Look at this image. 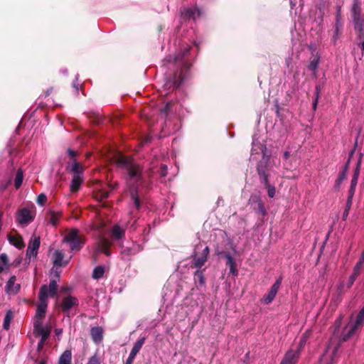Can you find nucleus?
<instances>
[{
  "label": "nucleus",
  "mask_w": 364,
  "mask_h": 364,
  "mask_svg": "<svg viewBox=\"0 0 364 364\" xmlns=\"http://www.w3.org/2000/svg\"><path fill=\"white\" fill-rule=\"evenodd\" d=\"M191 46L178 50L173 56L168 55L163 60V65H167L170 73L167 74L164 87L168 90L178 88L190 77L189 60Z\"/></svg>",
  "instance_id": "f257e3e1"
},
{
  "label": "nucleus",
  "mask_w": 364,
  "mask_h": 364,
  "mask_svg": "<svg viewBox=\"0 0 364 364\" xmlns=\"http://www.w3.org/2000/svg\"><path fill=\"white\" fill-rule=\"evenodd\" d=\"M117 165L127 171L130 179H134L136 182L142 181L143 168L136 163L131 157L119 156L117 159Z\"/></svg>",
  "instance_id": "f03ea898"
},
{
  "label": "nucleus",
  "mask_w": 364,
  "mask_h": 364,
  "mask_svg": "<svg viewBox=\"0 0 364 364\" xmlns=\"http://www.w3.org/2000/svg\"><path fill=\"white\" fill-rule=\"evenodd\" d=\"M48 289L46 284L41 287L38 292L39 304L37 305L36 314L34 316L33 327L43 326V321L46 317L48 308Z\"/></svg>",
  "instance_id": "7ed1b4c3"
},
{
  "label": "nucleus",
  "mask_w": 364,
  "mask_h": 364,
  "mask_svg": "<svg viewBox=\"0 0 364 364\" xmlns=\"http://www.w3.org/2000/svg\"><path fill=\"white\" fill-rule=\"evenodd\" d=\"M85 235L78 229H71L65 236L64 241L70 245L71 251L80 250L85 243Z\"/></svg>",
  "instance_id": "20e7f679"
},
{
  "label": "nucleus",
  "mask_w": 364,
  "mask_h": 364,
  "mask_svg": "<svg viewBox=\"0 0 364 364\" xmlns=\"http://www.w3.org/2000/svg\"><path fill=\"white\" fill-rule=\"evenodd\" d=\"M262 158L257 164V172L261 183H267L269 177V156L265 146H262Z\"/></svg>",
  "instance_id": "39448f33"
},
{
  "label": "nucleus",
  "mask_w": 364,
  "mask_h": 364,
  "mask_svg": "<svg viewBox=\"0 0 364 364\" xmlns=\"http://www.w3.org/2000/svg\"><path fill=\"white\" fill-rule=\"evenodd\" d=\"M307 338H308L307 332H306L305 333H304L302 335L301 338H300L299 347L297 348V349L296 350L291 349V350H288L286 353V354L280 364H296V363L297 362V360L299 357L300 351L305 346Z\"/></svg>",
  "instance_id": "423d86ee"
},
{
  "label": "nucleus",
  "mask_w": 364,
  "mask_h": 364,
  "mask_svg": "<svg viewBox=\"0 0 364 364\" xmlns=\"http://www.w3.org/2000/svg\"><path fill=\"white\" fill-rule=\"evenodd\" d=\"M33 331L36 336L41 337L37 346V350L40 352L43 349L45 342L50 336L51 333V326L49 325H47L46 326H40L38 325L37 327H33Z\"/></svg>",
  "instance_id": "0eeeda50"
},
{
  "label": "nucleus",
  "mask_w": 364,
  "mask_h": 364,
  "mask_svg": "<svg viewBox=\"0 0 364 364\" xmlns=\"http://www.w3.org/2000/svg\"><path fill=\"white\" fill-rule=\"evenodd\" d=\"M210 253V249L206 246L200 255L196 253L193 256V261L191 265V268H196L200 269V268L205 264L208 260V257Z\"/></svg>",
  "instance_id": "6e6552de"
},
{
  "label": "nucleus",
  "mask_w": 364,
  "mask_h": 364,
  "mask_svg": "<svg viewBox=\"0 0 364 364\" xmlns=\"http://www.w3.org/2000/svg\"><path fill=\"white\" fill-rule=\"evenodd\" d=\"M248 203L251 205L253 210L257 213L260 214L263 217L267 215V210L264 203L259 196L252 195L250 197Z\"/></svg>",
  "instance_id": "1a4fd4ad"
},
{
  "label": "nucleus",
  "mask_w": 364,
  "mask_h": 364,
  "mask_svg": "<svg viewBox=\"0 0 364 364\" xmlns=\"http://www.w3.org/2000/svg\"><path fill=\"white\" fill-rule=\"evenodd\" d=\"M60 306L62 311L68 316L70 311L73 307L79 306V300L75 296L68 295L63 298Z\"/></svg>",
  "instance_id": "9d476101"
},
{
  "label": "nucleus",
  "mask_w": 364,
  "mask_h": 364,
  "mask_svg": "<svg viewBox=\"0 0 364 364\" xmlns=\"http://www.w3.org/2000/svg\"><path fill=\"white\" fill-rule=\"evenodd\" d=\"M282 277H279L271 287L267 294L264 295L262 299V302L264 304H269L274 299L277 293L282 284Z\"/></svg>",
  "instance_id": "9b49d317"
},
{
  "label": "nucleus",
  "mask_w": 364,
  "mask_h": 364,
  "mask_svg": "<svg viewBox=\"0 0 364 364\" xmlns=\"http://www.w3.org/2000/svg\"><path fill=\"white\" fill-rule=\"evenodd\" d=\"M364 264V251L362 252L361 256L353 268L352 274L350 276L348 282L347 283V287L350 288L353 284L354 282L360 274L361 269Z\"/></svg>",
  "instance_id": "f8f14e48"
},
{
  "label": "nucleus",
  "mask_w": 364,
  "mask_h": 364,
  "mask_svg": "<svg viewBox=\"0 0 364 364\" xmlns=\"http://www.w3.org/2000/svg\"><path fill=\"white\" fill-rule=\"evenodd\" d=\"M201 15L200 11L197 8H183L181 11V19L184 21L191 19L196 20Z\"/></svg>",
  "instance_id": "ddd939ff"
},
{
  "label": "nucleus",
  "mask_w": 364,
  "mask_h": 364,
  "mask_svg": "<svg viewBox=\"0 0 364 364\" xmlns=\"http://www.w3.org/2000/svg\"><path fill=\"white\" fill-rule=\"evenodd\" d=\"M16 277L11 276L5 286V291L8 295H16L21 289V284L16 283Z\"/></svg>",
  "instance_id": "4468645a"
},
{
  "label": "nucleus",
  "mask_w": 364,
  "mask_h": 364,
  "mask_svg": "<svg viewBox=\"0 0 364 364\" xmlns=\"http://www.w3.org/2000/svg\"><path fill=\"white\" fill-rule=\"evenodd\" d=\"M141 251V247L139 245L133 244L131 247H124L122 252V258L124 260L129 261L132 256L136 255Z\"/></svg>",
  "instance_id": "2eb2a0df"
},
{
  "label": "nucleus",
  "mask_w": 364,
  "mask_h": 364,
  "mask_svg": "<svg viewBox=\"0 0 364 364\" xmlns=\"http://www.w3.org/2000/svg\"><path fill=\"white\" fill-rule=\"evenodd\" d=\"M16 220L21 225L28 224L33 220V217L28 208H23L18 212Z\"/></svg>",
  "instance_id": "dca6fc26"
},
{
  "label": "nucleus",
  "mask_w": 364,
  "mask_h": 364,
  "mask_svg": "<svg viewBox=\"0 0 364 364\" xmlns=\"http://www.w3.org/2000/svg\"><path fill=\"white\" fill-rule=\"evenodd\" d=\"M145 341H146V338L145 337H142V338H140L134 345L130 353H129V355L128 357V358L127 359V362H129V363H133L134 362V360L136 357V355H137V353L139 352L140 349L141 348L142 346L144 345V343H145Z\"/></svg>",
  "instance_id": "f3484780"
},
{
  "label": "nucleus",
  "mask_w": 364,
  "mask_h": 364,
  "mask_svg": "<svg viewBox=\"0 0 364 364\" xmlns=\"http://www.w3.org/2000/svg\"><path fill=\"white\" fill-rule=\"evenodd\" d=\"M55 279H53L50 281L49 285L47 286L48 289V297L50 296V297H54L57 295L58 286L57 284V281L60 279V274L56 273Z\"/></svg>",
  "instance_id": "a211bd4d"
},
{
  "label": "nucleus",
  "mask_w": 364,
  "mask_h": 364,
  "mask_svg": "<svg viewBox=\"0 0 364 364\" xmlns=\"http://www.w3.org/2000/svg\"><path fill=\"white\" fill-rule=\"evenodd\" d=\"M112 245V243L107 238H102L98 242V252L105 253L107 256L111 255V252L109 248Z\"/></svg>",
  "instance_id": "6ab92c4d"
},
{
  "label": "nucleus",
  "mask_w": 364,
  "mask_h": 364,
  "mask_svg": "<svg viewBox=\"0 0 364 364\" xmlns=\"http://www.w3.org/2000/svg\"><path fill=\"white\" fill-rule=\"evenodd\" d=\"M8 238L9 242L12 244L14 246L17 247L18 249H22L25 247L24 242L23 240V237L18 235H9Z\"/></svg>",
  "instance_id": "aec40b11"
},
{
  "label": "nucleus",
  "mask_w": 364,
  "mask_h": 364,
  "mask_svg": "<svg viewBox=\"0 0 364 364\" xmlns=\"http://www.w3.org/2000/svg\"><path fill=\"white\" fill-rule=\"evenodd\" d=\"M103 330L102 327L96 326L93 327L90 330V335L92 341L96 343H99L100 341H102L103 338Z\"/></svg>",
  "instance_id": "412c9836"
},
{
  "label": "nucleus",
  "mask_w": 364,
  "mask_h": 364,
  "mask_svg": "<svg viewBox=\"0 0 364 364\" xmlns=\"http://www.w3.org/2000/svg\"><path fill=\"white\" fill-rule=\"evenodd\" d=\"M83 182V178L77 174H74L70 184V191L76 193L80 190V186Z\"/></svg>",
  "instance_id": "4be33fe9"
},
{
  "label": "nucleus",
  "mask_w": 364,
  "mask_h": 364,
  "mask_svg": "<svg viewBox=\"0 0 364 364\" xmlns=\"http://www.w3.org/2000/svg\"><path fill=\"white\" fill-rule=\"evenodd\" d=\"M361 8L358 0H354V3L352 7V16L354 23H358V20L360 16Z\"/></svg>",
  "instance_id": "5701e85b"
},
{
  "label": "nucleus",
  "mask_w": 364,
  "mask_h": 364,
  "mask_svg": "<svg viewBox=\"0 0 364 364\" xmlns=\"http://www.w3.org/2000/svg\"><path fill=\"white\" fill-rule=\"evenodd\" d=\"M72 352L70 350H65L60 356L58 364H71Z\"/></svg>",
  "instance_id": "b1692460"
},
{
  "label": "nucleus",
  "mask_w": 364,
  "mask_h": 364,
  "mask_svg": "<svg viewBox=\"0 0 364 364\" xmlns=\"http://www.w3.org/2000/svg\"><path fill=\"white\" fill-rule=\"evenodd\" d=\"M125 235V231L118 225H115L112 230V237L118 240L124 237Z\"/></svg>",
  "instance_id": "393cba45"
},
{
  "label": "nucleus",
  "mask_w": 364,
  "mask_h": 364,
  "mask_svg": "<svg viewBox=\"0 0 364 364\" xmlns=\"http://www.w3.org/2000/svg\"><path fill=\"white\" fill-rule=\"evenodd\" d=\"M54 257V265L55 266H65L68 264V261L63 262V259L64 258V254L61 251L56 250L53 254Z\"/></svg>",
  "instance_id": "a878e982"
},
{
  "label": "nucleus",
  "mask_w": 364,
  "mask_h": 364,
  "mask_svg": "<svg viewBox=\"0 0 364 364\" xmlns=\"http://www.w3.org/2000/svg\"><path fill=\"white\" fill-rule=\"evenodd\" d=\"M203 269H197L194 273V282L196 284H198L200 286H204L205 284V279L204 277Z\"/></svg>",
  "instance_id": "bb28decb"
},
{
  "label": "nucleus",
  "mask_w": 364,
  "mask_h": 364,
  "mask_svg": "<svg viewBox=\"0 0 364 364\" xmlns=\"http://www.w3.org/2000/svg\"><path fill=\"white\" fill-rule=\"evenodd\" d=\"M105 267L102 265L96 267L92 272V277L95 279H100L104 277Z\"/></svg>",
  "instance_id": "cd10ccee"
},
{
  "label": "nucleus",
  "mask_w": 364,
  "mask_h": 364,
  "mask_svg": "<svg viewBox=\"0 0 364 364\" xmlns=\"http://www.w3.org/2000/svg\"><path fill=\"white\" fill-rule=\"evenodd\" d=\"M320 63V57L316 55L313 60H311L308 68L311 70L314 74H316L318 71V65Z\"/></svg>",
  "instance_id": "c85d7f7f"
},
{
  "label": "nucleus",
  "mask_w": 364,
  "mask_h": 364,
  "mask_svg": "<svg viewBox=\"0 0 364 364\" xmlns=\"http://www.w3.org/2000/svg\"><path fill=\"white\" fill-rule=\"evenodd\" d=\"M61 216H62V213L60 212L56 213L55 211H50L49 223L53 226H57L58 221L60 219Z\"/></svg>",
  "instance_id": "c756f323"
},
{
  "label": "nucleus",
  "mask_w": 364,
  "mask_h": 364,
  "mask_svg": "<svg viewBox=\"0 0 364 364\" xmlns=\"http://www.w3.org/2000/svg\"><path fill=\"white\" fill-rule=\"evenodd\" d=\"M23 180V173L21 168H18L16 171L15 180H14V186L16 189H18Z\"/></svg>",
  "instance_id": "7c9ffc66"
},
{
  "label": "nucleus",
  "mask_w": 364,
  "mask_h": 364,
  "mask_svg": "<svg viewBox=\"0 0 364 364\" xmlns=\"http://www.w3.org/2000/svg\"><path fill=\"white\" fill-rule=\"evenodd\" d=\"M83 166L80 163H78L76 159H75V161L73 163L71 167V171L73 173V175L77 174L78 176H80V174L83 173Z\"/></svg>",
  "instance_id": "2f4dec72"
},
{
  "label": "nucleus",
  "mask_w": 364,
  "mask_h": 364,
  "mask_svg": "<svg viewBox=\"0 0 364 364\" xmlns=\"http://www.w3.org/2000/svg\"><path fill=\"white\" fill-rule=\"evenodd\" d=\"M131 198L134 200V205L137 210L141 208V201L138 196V191L134 188L131 191Z\"/></svg>",
  "instance_id": "473e14b6"
},
{
  "label": "nucleus",
  "mask_w": 364,
  "mask_h": 364,
  "mask_svg": "<svg viewBox=\"0 0 364 364\" xmlns=\"http://www.w3.org/2000/svg\"><path fill=\"white\" fill-rule=\"evenodd\" d=\"M343 28V22L341 16V7H337V13L336 16V23H335V28H336L337 32H339L340 30H342Z\"/></svg>",
  "instance_id": "72a5a7b5"
},
{
  "label": "nucleus",
  "mask_w": 364,
  "mask_h": 364,
  "mask_svg": "<svg viewBox=\"0 0 364 364\" xmlns=\"http://www.w3.org/2000/svg\"><path fill=\"white\" fill-rule=\"evenodd\" d=\"M40 237H34L31 239L28 247H29L30 249L38 252V250L40 247Z\"/></svg>",
  "instance_id": "f704fd0d"
},
{
  "label": "nucleus",
  "mask_w": 364,
  "mask_h": 364,
  "mask_svg": "<svg viewBox=\"0 0 364 364\" xmlns=\"http://www.w3.org/2000/svg\"><path fill=\"white\" fill-rule=\"evenodd\" d=\"M358 326H356L355 324H354L349 330L346 333H343L342 336H341V341L343 342H346L355 333L356 328H358Z\"/></svg>",
  "instance_id": "c9c22d12"
},
{
  "label": "nucleus",
  "mask_w": 364,
  "mask_h": 364,
  "mask_svg": "<svg viewBox=\"0 0 364 364\" xmlns=\"http://www.w3.org/2000/svg\"><path fill=\"white\" fill-rule=\"evenodd\" d=\"M13 317V314L11 310H9L4 319L3 327L4 329L8 330L10 327V323Z\"/></svg>",
  "instance_id": "e433bc0d"
},
{
  "label": "nucleus",
  "mask_w": 364,
  "mask_h": 364,
  "mask_svg": "<svg viewBox=\"0 0 364 364\" xmlns=\"http://www.w3.org/2000/svg\"><path fill=\"white\" fill-rule=\"evenodd\" d=\"M353 197H350V196H348V199H347V202H346V208L344 210V212L343 213V219L344 220H346L347 219V217L349 214V211L351 208V206H352V203H353Z\"/></svg>",
  "instance_id": "4c0bfd02"
},
{
  "label": "nucleus",
  "mask_w": 364,
  "mask_h": 364,
  "mask_svg": "<svg viewBox=\"0 0 364 364\" xmlns=\"http://www.w3.org/2000/svg\"><path fill=\"white\" fill-rule=\"evenodd\" d=\"M321 85H318L315 87V97L313 102V109L316 110L317 108V104L319 98V95L321 92Z\"/></svg>",
  "instance_id": "58836bf2"
},
{
  "label": "nucleus",
  "mask_w": 364,
  "mask_h": 364,
  "mask_svg": "<svg viewBox=\"0 0 364 364\" xmlns=\"http://www.w3.org/2000/svg\"><path fill=\"white\" fill-rule=\"evenodd\" d=\"M364 323V306L359 311L357 315L355 324L358 326H362Z\"/></svg>",
  "instance_id": "ea45409f"
},
{
  "label": "nucleus",
  "mask_w": 364,
  "mask_h": 364,
  "mask_svg": "<svg viewBox=\"0 0 364 364\" xmlns=\"http://www.w3.org/2000/svg\"><path fill=\"white\" fill-rule=\"evenodd\" d=\"M346 176H347V174H346L345 172H341L339 173L338 178H337L335 186H334V188L336 190L340 189L341 184L346 178Z\"/></svg>",
  "instance_id": "a19ab883"
},
{
  "label": "nucleus",
  "mask_w": 364,
  "mask_h": 364,
  "mask_svg": "<svg viewBox=\"0 0 364 364\" xmlns=\"http://www.w3.org/2000/svg\"><path fill=\"white\" fill-rule=\"evenodd\" d=\"M358 178H355V177H353L350 183V187L348 191V196L353 197L355 191V188L358 183Z\"/></svg>",
  "instance_id": "79ce46f5"
},
{
  "label": "nucleus",
  "mask_w": 364,
  "mask_h": 364,
  "mask_svg": "<svg viewBox=\"0 0 364 364\" xmlns=\"http://www.w3.org/2000/svg\"><path fill=\"white\" fill-rule=\"evenodd\" d=\"M173 105V102H166V104L160 109V112H161V114L164 115V116H167L168 114L171 111V108Z\"/></svg>",
  "instance_id": "37998d69"
},
{
  "label": "nucleus",
  "mask_w": 364,
  "mask_h": 364,
  "mask_svg": "<svg viewBox=\"0 0 364 364\" xmlns=\"http://www.w3.org/2000/svg\"><path fill=\"white\" fill-rule=\"evenodd\" d=\"M266 188H267L268 196L269 198H274L275 196L276 190L274 186H272L269 183V181H267V183H262Z\"/></svg>",
  "instance_id": "c03bdc74"
},
{
  "label": "nucleus",
  "mask_w": 364,
  "mask_h": 364,
  "mask_svg": "<svg viewBox=\"0 0 364 364\" xmlns=\"http://www.w3.org/2000/svg\"><path fill=\"white\" fill-rule=\"evenodd\" d=\"M220 255H223L227 259V263L226 264L229 267L232 266L235 264L234 259L230 255V254L228 252H221L219 253Z\"/></svg>",
  "instance_id": "a18cd8bd"
},
{
  "label": "nucleus",
  "mask_w": 364,
  "mask_h": 364,
  "mask_svg": "<svg viewBox=\"0 0 364 364\" xmlns=\"http://www.w3.org/2000/svg\"><path fill=\"white\" fill-rule=\"evenodd\" d=\"M362 156H363V154H360V158H359L358 161L357 163V166H356L355 169L354 173H353V177H355V178H358V177H359L360 168V165H361V162H362Z\"/></svg>",
  "instance_id": "49530a36"
},
{
  "label": "nucleus",
  "mask_w": 364,
  "mask_h": 364,
  "mask_svg": "<svg viewBox=\"0 0 364 364\" xmlns=\"http://www.w3.org/2000/svg\"><path fill=\"white\" fill-rule=\"evenodd\" d=\"M87 364H101V360L97 354L95 353L94 355L89 358Z\"/></svg>",
  "instance_id": "de8ad7c7"
},
{
  "label": "nucleus",
  "mask_w": 364,
  "mask_h": 364,
  "mask_svg": "<svg viewBox=\"0 0 364 364\" xmlns=\"http://www.w3.org/2000/svg\"><path fill=\"white\" fill-rule=\"evenodd\" d=\"M47 200V196L46 194L44 193H41L40 195H38V196L37 197V200H36V202L38 205H43L46 202Z\"/></svg>",
  "instance_id": "09e8293b"
},
{
  "label": "nucleus",
  "mask_w": 364,
  "mask_h": 364,
  "mask_svg": "<svg viewBox=\"0 0 364 364\" xmlns=\"http://www.w3.org/2000/svg\"><path fill=\"white\" fill-rule=\"evenodd\" d=\"M92 115H93L94 119L92 120V122L93 123L100 124L102 122L103 119H102V116H100V114L93 113Z\"/></svg>",
  "instance_id": "8fccbe9b"
},
{
  "label": "nucleus",
  "mask_w": 364,
  "mask_h": 364,
  "mask_svg": "<svg viewBox=\"0 0 364 364\" xmlns=\"http://www.w3.org/2000/svg\"><path fill=\"white\" fill-rule=\"evenodd\" d=\"M37 254H38L37 251L33 250L32 249H30L29 247H28L27 250H26V257H31V256L36 257Z\"/></svg>",
  "instance_id": "3c124183"
},
{
  "label": "nucleus",
  "mask_w": 364,
  "mask_h": 364,
  "mask_svg": "<svg viewBox=\"0 0 364 364\" xmlns=\"http://www.w3.org/2000/svg\"><path fill=\"white\" fill-rule=\"evenodd\" d=\"M0 262L4 264H7L9 262V258L6 254L2 253L0 255Z\"/></svg>",
  "instance_id": "603ef678"
},
{
  "label": "nucleus",
  "mask_w": 364,
  "mask_h": 364,
  "mask_svg": "<svg viewBox=\"0 0 364 364\" xmlns=\"http://www.w3.org/2000/svg\"><path fill=\"white\" fill-rule=\"evenodd\" d=\"M160 175L163 177H165L167 175V166L164 164L161 166Z\"/></svg>",
  "instance_id": "864d4df0"
},
{
  "label": "nucleus",
  "mask_w": 364,
  "mask_h": 364,
  "mask_svg": "<svg viewBox=\"0 0 364 364\" xmlns=\"http://www.w3.org/2000/svg\"><path fill=\"white\" fill-rule=\"evenodd\" d=\"M341 34V30H340L339 32H337L336 28H335L334 35L332 37V41L333 42L334 44H336V41L338 39Z\"/></svg>",
  "instance_id": "5fc2aeb1"
},
{
  "label": "nucleus",
  "mask_w": 364,
  "mask_h": 364,
  "mask_svg": "<svg viewBox=\"0 0 364 364\" xmlns=\"http://www.w3.org/2000/svg\"><path fill=\"white\" fill-rule=\"evenodd\" d=\"M68 153L69 156H70L72 159H73L74 160H75V159H75V158H76V156H77V152H76V151H73V149H68Z\"/></svg>",
  "instance_id": "6e6d98bb"
},
{
  "label": "nucleus",
  "mask_w": 364,
  "mask_h": 364,
  "mask_svg": "<svg viewBox=\"0 0 364 364\" xmlns=\"http://www.w3.org/2000/svg\"><path fill=\"white\" fill-rule=\"evenodd\" d=\"M109 192L107 191H102L100 192V197L102 199L107 198L109 197Z\"/></svg>",
  "instance_id": "4d7b16f0"
},
{
  "label": "nucleus",
  "mask_w": 364,
  "mask_h": 364,
  "mask_svg": "<svg viewBox=\"0 0 364 364\" xmlns=\"http://www.w3.org/2000/svg\"><path fill=\"white\" fill-rule=\"evenodd\" d=\"M349 165H350V159H348L347 163L346 164V165L343 167V170L341 172H345V173L347 174L348 168H349Z\"/></svg>",
  "instance_id": "13d9d810"
},
{
  "label": "nucleus",
  "mask_w": 364,
  "mask_h": 364,
  "mask_svg": "<svg viewBox=\"0 0 364 364\" xmlns=\"http://www.w3.org/2000/svg\"><path fill=\"white\" fill-rule=\"evenodd\" d=\"M358 136H357L356 139H355V144H354V148L353 149V150L350 151V156H349V159H350L351 156H353V154H354L355 152V148H356V146L358 144Z\"/></svg>",
  "instance_id": "bf43d9fd"
},
{
  "label": "nucleus",
  "mask_w": 364,
  "mask_h": 364,
  "mask_svg": "<svg viewBox=\"0 0 364 364\" xmlns=\"http://www.w3.org/2000/svg\"><path fill=\"white\" fill-rule=\"evenodd\" d=\"M230 271L233 274H236L237 273L235 264L230 267Z\"/></svg>",
  "instance_id": "052dcab7"
},
{
  "label": "nucleus",
  "mask_w": 364,
  "mask_h": 364,
  "mask_svg": "<svg viewBox=\"0 0 364 364\" xmlns=\"http://www.w3.org/2000/svg\"><path fill=\"white\" fill-rule=\"evenodd\" d=\"M55 333L56 336H60L63 333V328H55Z\"/></svg>",
  "instance_id": "680f3d73"
},
{
  "label": "nucleus",
  "mask_w": 364,
  "mask_h": 364,
  "mask_svg": "<svg viewBox=\"0 0 364 364\" xmlns=\"http://www.w3.org/2000/svg\"><path fill=\"white\" fill-rule=\"evenodd\" d=\"M341 323V316H340L339 318H338L336 321V324L337 325V327L339 328L340 327V325Z\"/></svg>",
  "instance_id": "e2e57ef3"
},
{
  "label": "nucleus",
  "mask_w": 364,
  "mask_h": 364,
  "mask_svg": "<svg viewBox=\"0 0 364 364\" xmlns=\"http://www.w3.org/2000/svg\"><path fill=\"white\" fill-rule=\"evenodd\" d=\"M53 91V87H50L49 89H48L46 91V96H48L50 95V93L52 92Z\"/></svg>",
  "instance_id": "0e129e2a"
},
{
  "label": "nucleus",
  "mask_w": 364,
  "mask_h": 364,
  "mask_svg": "<svg viewBox=\"0 0 364 364\" xmlns=\"http://www.w3.org/2000/svg\"><path fill=\"white\" fill-rule=\"evenodd\" d=\"M38 364H47V359L46 358L41 359L39 361Z\"/></svg>",
  "instance_id": "69168bd1"
},
{
  "label": "nucleus",
  "mask_w": 364,
  "mask_h": 364,
  "mask_svg": "<svg viewBox=\"0 0 364 364\" xmlns=\"http://www.w3.org/2000/svg\"><path fill=\"white\" fill-rule=\"evenodd\" d=\"M289 151H285V152L284 153V158L285 159H287L289 158Z\"/></svg>",
  "instance_id": "338daca9"
},
{
  "label": "nucleus",
  "mask_w": 364,
  "mask_h": 364,
  "mask_svg": "<svg viewBox=\"0 0 364 364\" xmlns=\"http://www.w3.org/2000/svg\"><path fill=\"white\" fill-rule=\"evenodd\" d=\"M111 186V189H112V190H113V189H114V188H117L118 187V183H117V182H116V183H114V185H112V186Z\"/></svg>",
  "instance_id": "774afa93"
}]
</instances>
